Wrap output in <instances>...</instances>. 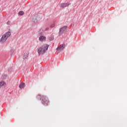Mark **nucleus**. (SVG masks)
Segmentation results:
<instances>
[{"instance_id":"nucleus-2","label":"nucleus","mask_w":127,"mask_h":127,"mask_svg":"<svg viewBox=\"0 0 127 127\" xmlns=\"http://www.w3.org/2000/svg\"><path fill=\"white\" fill-rule=\"evenodd\" d=\"M11 33H10V31H9L5 33H4L1 37L0 42L1 43H3V42H5L7 40V38L10 36Z\"/></svg>"},{"instance_id":"nucleus-12","label":"nucleus","mask_w":127,"mask_h":127,"mask_svg":"<svg viewBox=\"0 0 127 127\" xmlns=\"http://www.w3.org/2000/svg\"><path fill=\"white\" fill-rule=\"evenodd\" d=\"M19 14L20 15H23L24 14V12H23L22 11H20L19 12Z\"/></svg>"},{"instance_id":"nucleus-13","label":"nucleus","mask_w":127,"mask_h":127,"mask_svg":"<svg viewBox=\"0 0 127 127\" xmlns=\"http://www.w3.org/2000/svg\"><path fill=\"white\" fill-rule=\"evenodd\" d=\"M54 26H55V23H54L52 25H51L50 27H51V28H53Z\"/></svg>"},{"instance_id":"nucleus-9","label":"nucleus","mask_w":127,"mask_h":127,"mask_svg":"<svg viewBox=\"0 0 127 127\" xmlns=\"http://www.w3.org/2000/svg\"><path fill=\"white\" fill-rule=\"evenodd\" d=\"M25 87V83L22 82L19 85V88L20 89H23Z\"/></svg>"},{"instance_id":"nucleus-1","label":"nucleus","mask_w":127,"mask_h":127,"mask_svg":"<svg viewBox=\"0 0 127 127\" xmlns=\"http://www.w3.org/2000/svg\"><path fill=\"white\" fill-rule=\"evenodd\" d=\"M49 46L47 44H45L38 48V53L39 55H42L44 54L46 51L48 49Z\"/></svg>"},{"instance_id":"nucleus-4","label":"nucleus","mask_w":127,"mask_h":127,"mask_svg":"<svg viewBox=\"0 0 127 127\" xmlns=\"http://www.w3.org/2000/svg\"><path fill=\"white\" fill-rule=\"evenodd\" d=\"M65 44H63L59 46L57 48V51H62L65 48Z\"/></svg>"},{"instance_id":"nucleus-14","label":"nucleus","mask_w":127,"mask_h":127,"mask_svg":"<svg viewBox=\"0 0 127 127\" xmlns=\"http://www.w3.org/2000/svg\"><path fill=\"white\" fill-rule=\"evenodd\" d=\"M6 24H7V25H9L10 24V21H8V22H7Z\"/></svg>"},{"instance_id":"nucleus-11","label":"nucleus","mask_w":127,"mask_h":127,"mask_svg":"<svg viewBox=\"0 0 127 127\" xmlns=\"http://www.w3.org/2000/svg\"><path fill=\"white\" fill-rule=\"evenodd\" d=\"M4 85H5V82H4V81H1L0 82V86L1 87H2V86H4Z\"/></svg>"},{"instance_id":"nucleus-3","label":"nucleus","mask_w":127,"mask_h":127,"mask_svg":"<svg viewBox=\"0 0 127 127\" xmlns=\"http://www.w3.org/2000/svg\"><path fill=\"white\" fill-rule=\"evenodd\" d=\"M42 103L45 106H47V105H48V104H49V100H48V99L46 97H43Z\"/></svg>"},{"instance_id":"nucleus-5","label":"nucleus","mask_w":127,"mask_h":127,"mask_svg":"<svg viewBox=\"0 0 127 127\" xmlns=\"http://www.w3.org/2000/svg\"><path fill=\"white\" fill-rule=\"evenodd\" d=\"M28 55H29V53L28 52L24 53L23 54V59H24V60L27 59V58H28Z\"/></svg>"},{"instance_id":"nucleus-10","label":"nucleus","mask_w":127,"mask_h":127,"mask_svg":"<svg viewBox=\"0 0 127 127\" xmlns=\"http://www.w3.org/2000/svg\"><path fill=\"white\" fill-rule=\"evenodd\" d=\"M49 40L50 41H52L54 40V37H53V36H50L49 38Z\"/></svg>"},{"instance_id":"nucleus-8","label":"nucleus","mask_w":127,"mask_h":127,"mask_svg":"<svg viewBox=\"0 0 127 127\" xmlns=\"http://www.w3.org/2000/svg\"><path fill=\"white\" fill-rule=\"evenodd\" d=\"M66 28H67V26H66L63 27L60 29V32H63L65 31V30H66Z\"/></svg>"},{"instance_id":"nucleus-15","label":"nucleus","mask_w":127,"mask_h":127,"mask_svg":"<svg viewBox=\"0 0 127 127\" xmlns=\"http://www.w3.org/2000/svg\"><path fill=\"white\" fill-rule=\"evenodd\" d=\"M48 29H49V28H48L47 29V30H48Z\"/></svg>"},{"instance_id":"nucleus-7","label":"nucleus","mask_w":127,"mask_h":127,"mask_svg":"<svg viewBox=\"0 0 127 127\" xmlns=\"http://www.w3.org/2000/svg\"><path fill=\"white\" fill-rule=\"evenodd\" d=\"M70 5V3H62L60 4V7H66V6H69Z\"/></svg>"},{"instance_id":"nucleus-6","label":"nucleus","mask_w":127,"mask_h":127,"mask_svg":"<svg viewBox=\"0 0 127 127\" xmlns=\"http://www.w3.org/2000/svg\"><path fill=\"white\" fill-rule=\"evenodd\" d=\"M39 35H41L39 38L40 41H45L46 40V37L45 36H43L42 34H39Z\"/></svg>"}]
</instances>
